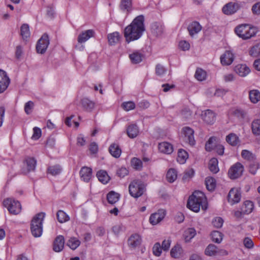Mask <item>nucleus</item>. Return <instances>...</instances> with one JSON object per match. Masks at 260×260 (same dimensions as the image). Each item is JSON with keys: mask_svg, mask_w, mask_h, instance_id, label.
<instances>
[{"mask_svg": "<svg viewBox=\"0 0 260 260\" xmlns=\"http://www.w3.org/2000/svg\"><path fill=\"white\" fill-rule=\"evenodd\" d=\"M144 17L141 15L136 17L132 22L127 26L124 31V36L127 43L139 39L145 30Z\"/></svg>", "mask_w": 260, "mask_h": 260, "instance_id": "f257e3e1", "label": "nucleus"}, {"mask_svg": "<svg viewBox=\"0 0 260 260\" xmlns=\"http://www.w3.org/2000/svg\"><path fill=\"white\" fill-rule=\"evenodd\" d=\"M206 203V198L204 193L200 191H195L188 200L187 207L191 210L198 212L200 211L202 206L204 208L203 204Z\"/></svg>", "mask_w": 260, "mask_h": 260, "instance_id": "f03ea898", "label": "nucleus"}, {"mask_svg": "<svg viewBox=\"0 0 260 260\" xmlns=\"http://www.w3.org/2000/svg\"><path fill=\"white\" fill-rule=\"evenodd\" d=\"M146 191V185L140 179L131 181L128 186L129 194L135 199H138L143 195Z\"/></svg>", "mask_w": 260, "mask_h": 260, "instance_id": "7ed1b4c3", "label": "nucleus"}, {"mask_svg": "<svg viewBox=\"0 0 260 260\" xmlns=\"http://www.w3.org/2000/svg\"><path fill=\"white\" fill-rule=\"evenodd\" d=\"M235 31L240 38L243 40H247L255 36L257 30L249 24H242L236 27Z\"/></svg>", "mask_w": 260, "mask_h": 260, "instance_id": "20e7f679", "label": "nucleus"}, {"mask_svg": "<svg viewBox=\"0 0 260 260\" xmlns=\"http://www.w3.org/2000/svg\"><path fill=\"white\" fill-rule=\"evenodd\" d=\"M3 204L12 214L16 215L21 212V205L18 201L12 198H8L4 201Z\"/></svg>", "mask_w": 260, "mask_h": 260, "instance_id": "39448f33", "label": "nucleus"}, {"mask_svg": "<svg viewBox=\"0 0 260 260\" xmlns=\"http://www.w3.org/2000/svg\"><path fill=\"white\" fill-rule=\"evenodd\" d=\"M243 171V166L240 162H237L230 168L228 174L231 179H234L240 177Z\"/></svg>", "mask_w": 260, "mask_h": 260, "instance_id": "423d86ee", "label": "nucleus"}, {"mask_svg": "<svg viewBox=\"0 0 260 260\" xmlns=\"http://www.w3.org/2000/svg\"><path fill=\"white\" fill-rule=\"evenodd\" d=\"M37 161L34 157H26L23 161V167L22 169V173L27 174L35 170Z\"/></svg>", "mask_w": 260, "mask_h": 260, "instance_id": "0eeeda50", "label": "nucleus"}, {"mask_svg": "<svg viewBox=\"0 0 260 260\" xmlns=\"http://www.w3.org/2000/svg\"><path fill=\"white\" fill-rule=\"evenodd\" d=\"M49 44L48 36L47 34H44L42 37L39 40L37 46L36 50L38 53L43 54Z\"/></svg>", "mask_w": 260, "mask_h": 260, "instance_id": "6e6552de", "label": "nucleus"}, {"mask_svg": "<svg viewBox=\"0 0 260 260\" xmlns=\"http://www.w3.org/2000/svg\"><path fill=\"white\" fill-rule=\"evenodd\" d=\"M241 198V194L238 188H232L228 195V201L232 205L238 203Z\"/></svg>", "mask_w": 260, "mask_h": 260, "instance_id": "1a4fd4ad", "label": "nucleus"}, {"mask_svg": "<svg viewBox=\"0 0 260 260\" xmlns=\"http://www.w3.org/2000/svg\"><path fill=\"white\" fill-rule=\"evenodd\" d=\"M201 116L203 121L208 124H212L216 120L215 114L209 109L202 111Z\"/></svg>", "mask_w": 260, "mask_h": 260, "instance_id": "9d476101", "label": "nucleus"}, {"mask_svg": "<svg viewBox=\"0 0 260 260\" xmlns=\"http://www.w3.org/2000/svg\"><path fill=\"white\" fill-rule=\"evenodd\" d=\"M182 131L184 135L185 141L190 145H193L195 144L193 130L189 127L186 126L183 128Z\"/></svg>", "mask_w": 260, "mask_h": 260, "instance_id": "9b49d317", "label": "nucleus"}, {"mask_svg": "<svg viewBox=\"0 0 260 260\" xmlns=\"http://www.w3.org/2000/svg\"><path fill=\"white\" fill-rule=\"evenodd\" d=\"M10 82L6 73L0 70V93L3 92L8 87Z\"/></svg>", "mask_w": 260, "mask_h": 260, "instance_id": "f8f14e48", "label": "nucleus"}, {"mask_svg": "<svg viewBox=\"0 0 260 260\" xmlns=\"http://www.w3.org/2000/svg\"><path fill=\"white\" fill-rule=\"evenodd\" d=\"M165 215L166 213L164 210H158L157 212L151 215L149 218L150 222L152 225H155L162 220Z\"/></svg>", "mask_w": 260, "mask_h": 260, "instance_id": "ddd939ff", "label": "nucleus"}, {"mask_svg": "<svg viewBox=\"0 0 260 260\" xmlns=\"http://www.w3.org/2000/svg\"><path fill=\"white\" fill-rule=\"evenodd\" d=\"M95 32L93 29H88L80 33L77 38L78 42L80 44L85 43L90 38L93 37Z\"/></svg>", "mask_w": 260, "mask_h": 260, "instance_id": "4468645a", "label": "nucleus"}, {"mask_svg": "<svg viewBox=\"0 0 260 260\" xmlns=\"http://www.w3.org/2000/svg\"><path fill=\"white\" fill-rule=\"evenodd\" d=\"M64 238L63 236H57L53 242V249L54 251L59 252L62 251L64 248Z\"/></svg>", "mask_w": 260, "mask_h": 260, "instance_id": "2eb2a0df", "label": "nucleus"}, {"mask_svg": "<svg viewBox=\"0 0 260 260\" xmlns=\"http://www.w3.org/2000/svg\"><path fill=\"white\" fill-rule=\"evenodd\" d=\"M238 9L239 6L238 4L230 2L223 7L222 10L225 15H232L235 13Z\"/></svg>", "mask_w": 260, "mask_h": 260, "instance_id": "dca6fc26", "label": "nucleus"}, {"mask_svg": "<svg viewBox=\"0 0 260 260\" xmlns=\"http://www.w3.org/2000/svg\"><path fill=\"white\" fill-rule=\"evenodd\" d=\"M80 104L83 110L88 112L92 111L95 107V103L87 98L82 99Z\"/></svg>", "mask_w": 260, "mask_h": 260, "instance_id": "f3484780", "label": "nucleus"}, {"mask_svg": "<svg viewBox=\"0 0 260 260\" xmlns=\"http://www.w3.org/2000/svg\"><path fill=\"white\" fill-rule=\"evenodd\" d=\"M150 31L152 35L156 37H158L162 35L164 27L158 22H154L150 26Z\"/></svg>", "mask_w": 260, "mask_h": 260, "instance_id": "a211bd4d", "label": "nucleus"}, {"mask_svg": "<svg viewBox=\"0 0 260 260\" xmlns=\"http://www.w3.org/2000/svg\"><path fill=\"white\" fill-rule=\"evenodd\" d=\"M234 58V54L230 51H226L220 56V62L223 66H229L233 62Z\"/></svg>", "mask_w": 260, "mask_h": 260, "instance_id": "6ab92c4d", "label": "nucleus"}, {"mask_svg": "<svg viewBox=\"0 0 260 260\" xmlns=\"http://www.w3.org/2000/svg\"><path fill=\"white\" fill-rule=\"evenodd\" d=\"M141 243L142 238L141 236L137 234L132 235L128 239V244L129 246L133 248L140 246Z\"/></svg>", "mask_w": 260, "mask_h": 260, "instance_id": "aec40b11", "label": "nucleus"}, {"mask_svg": "<svg viewBox=\"0 0 260 260\" xmlns=\"http://www.w3.org/2000/svg\"><path fill=\"white\" fill-rule=\"evenodd\" d=\"M202 28V26L197 21H193L189 24L187 27L189 35L193 37V36L199 32Z\"/></svg>", "mask_w": 260, "mask_h": 260, "instance_id": "412c9836", "label": "nucleus"}, {"mask_svg": "<svg viewBox=\"0 0 260 260\" xmlns=\"http://www.w3.org/2000/svg\"><path fill=\"white\" fill-rule=\"evenodd\" d=\"M158 149L160 152L165 154H171L173 151L172 145L167 142L159 143Z\"/></svg>", "mask_w": 260, "mask_h": 260, "instance_id": "4be33fe9", "label": "nucleus"}, {"mask_svg": "<svg viewBox=\"0 0 260 260\" xmlns=\"http://www.w3.org/2000/svg\"><path fill=\"white\" fill-rule=\"evenodd\" d=\"M235 71L241 77L246 76L250 72L249 68L245 64H238L235 67Z\"/></svg>", "mask_w": 260, "mask_h": 260, "instance_id": "5701e85b", "label": "nucleus"}, {"mask_svg": "<svg viewBox=\"0 0 260 260\" xmlns=\"http://www.w3.org/2000/svg\"><path fill=\"white\" fill-rule=\"evenodd\" d=\"M81 178L85 182L89 181L92 175V169L90 168L83 167L80 171Z\"/></svg>", "mask_w": 260, "mask_h": 260, "instance_id": "b1692460", "label": "nucleus"}, {"mask_svg": "<svg viewBox=\"0 0 260 260\" xmlns=\"http://www.w3.org/2000/svg\"><path fill=\"white\" fill-rule=\"evenodd\" d=\"M109 151L115 158L119 157L121 154V150L119 145L116 143H113L109 146Z\"/></svg>", "mask_w": 260, "mask_h": 260, "instance_id": "393cba45", "label": "nucleus"}, {"mask_svg": "<svg viewBox=\"0 0 260 260\" xmlns=\"http://www.w3.org/2000/svg\"><path fill=\"white\" fill-rule=\"evenodd\" d=\"M126 132L130 138H134L138 135L139 131L138 126L133 124L127 127Z\"/></svg>", "mask_w": 260, "mask_h": 260, "instance_id": "a878e982", "label": "nucleus"}, {"mask_svg": "<svg viewBox=\"0 0 260 260\" xmlns=\"http://www.w3.org/2000/svg\"><path fill=\"white\" fill-rule=\"evenodd\" d=\"M183 251L181 246L179 244H176L172 248L170 254L172 257L178 258L182 256Z\"/></svg>", "mask_w": 260, "mask_h": 260, "instance_id": "bb28decb", "label": "nucleus"}, {"mask_svg": "<svg viewBox=\"0 0 260 260\" xmlns=\"http://www.w3.org/2000/svg\"><path fill=\"white\" fill-rule=\"evenodd\" d=\"M96 176L99 180L103 184L107 183L110 180V177L106 171L100 170L96 173Z\"/></svg>", "mask_w": 260, "mask_h": 260, "instance_id": "cd10ccee", "label": "nucleus"}, {"mask_svg": "<svg viewBox=\"0 0 260 260\" xmlns=\"http://www.w3.org/2000/svg\"><path fill=\"white\" fill-rule=\"evenodd\" d=\"M196 235V231L194 228H188L183 234V237L186 242H189Z\"/></svg>", "mask_w": 260, "mask_h": 260, "instance_id": "c85d7f7f", "label": "nucleus"}, {"mask_svg": "<svg viewBox=\"0 0 260 260\" xmlns=\"http://www.w3.org/2000/svg\"><path fill=\"white\" fill-rule=\"evenodd\" d=\"M45 216V213L40 212L37 214L32 219L31 223L37 224V225H43V222Z\"/></svg>", "mask_w": 260, "mask_h": 260, "instance_id": "c756f323", "label": "nucleus"}, {"mask_svg": "<svg viewBox=\"0 0 260 260\" xmlns=\"http://www.w3.org/2000/svg\"><path fill=\"white\" fill-rule=\"evenodd\" d=\"M30 230L32 235L35 237H39L42 234L43 225H37V224L31 223Z\"/></svg>", "mask_w": 260, "mask_h": 260, "instance_id": "7c9ffc66", "label": "nucleus"}, {"mask_svg": "<svg viewBox=\"0 0 260 260\" xmlns=\"http://www.w3.org/2000/svg\"><path fill=\"white\" fill-rule=\"evenodd\" d=\"M249 97L252 103L256 104L260 101V92L256 89L251 90L249 92Z\"/></svg>", "mask_w": 260, "mask_h": 260, "instance_id": "2f4dec72", "label": "nucleus"}, {"mask_svg": "<svg viewBox=\"0 0 260 260\" xmlns=\"http://www.w3.org/2000/svg\"><path fill=\"white\" fill-rule=\"evenodd\" d=\"M226 142L232 146H236L239 143L238 137L234 133H231L226 137Z\"/></svg>", "mask_w": 260, "mask_h": 260, "instance_id": "473e14b6", "label": "nucleus"}, {"mask_svg": "<svg viewBox=\"0 0 260 260\" xmlns=\"http://www.w3.org/2000/svg\"><path fill=\"white\" fill-rule=\"evenodd\" d=\"M209 169L213 173L216 174L219 171L218 160L216 158H211L209 162Z\"/></svg>", "mask_w": 260, "mask_h": 260, "instance_id": "72a5a7b5", "label": "nucleus"}, {"mask_svg": "<svg viewBox=\"0 0 260 260\" xmlns=\"http://www.w3.org/2000/svg\"><path fill=\"white\" fill-rule=\"evenodd\" d=\"M119 198V194L113 191L109 192L107 196L108 202L111 204H115L118 201Z\"/></svg>", "mask_w": 260, "mask_h": 260, "instance_id": "f704fd0d", "label": "nucleus"}, {"mask_svg": "<svg viewBox=\"0 0 260 260\" xmlns=\"http://www.w3.org/2000/svg\"><path fill=\"white\" fill-rule=\"evenodd\" d=\"M177 178V172L174 169H170L167 172L166 178L168 182H173Z\"/></svg>", "mask_w": 260, "mask_h": 260, "instance_id": "c9c22d12", "label": "nucleus"}, {"mask_svg": "<svg viewBox=\"0 0 260 260\" xmlns=\"http://www.w3.org/2000/svg\"><path fill=\"white\" fill-rule=\"evenodd\" d=\"M62 171V168L59 165L50 166L47 169V173L52 176H56L59 174Z\"/></svg>", "mask_w": 260, "mask_h": 260, "instance_id": "e433bc0d", "label": "nucleus"}, {"mask_svg": "<svg viewBox=\"0 0 260 260\" xmlns=\"http://www.w3.org/2000/svg\"><path fill=\"white\" fill-rule=\"evenodd\" d=\"M252 133L255 136L260 135V119H256L251 123Z\"/></svg>", "mask_w": 260, "mask_h": 260, "instance_id": "4c0bfd02", "label": "nucleus"}, {"mask_svg": "<svg viewBox=\"0 0 260 260\" xmlns=\"http://www.w3.org/2000/svg\"><path fill=\"white\" fill-rule=\"evenodd\" d=\"M206 188L209 191H213L216 187V181L212 177H207L205 180Z\"/></svg>", "mask_w": 260, "mask_h": 260, "instance_id": "58836bf2", "label": "nucleus"}, {"mask_svg": "<svg viewBox=\"0 0 260 260\" xmlns=\"http://www.w3.org/2000/svg\"><path fill=\"white\" fill-rule=\"evenodd\" d=\"M129 57L133 63L137 64L142 61L143 55L138 52H135L129 54Z\"/></svg>", "mask_w": 260, "mask_h": 260, "instance_id": "ea45409f", "label": "nucleus"}, {"mask_svg": "<svg viewBox=\"0 0 260 260\" xmlns=\"http://www.w3.org/2000/svg\"><path fill=\"white\" fill-rule=\"evenodd\" d=\"M253 208V205L251 201H245L242 206L241 210L244 214H248L252 212Z\"/></svg>", "mask_w": 260, "mask_h": 260, "instance_id": "a19ab883", "label": "nucleus"}, {"mask_svg": "<svg viewBox=\"0 0 260 260\" xmlns=\"http://www.w3.org/2000/svg\"><path fill=\"white\" fill-rule=\"evenodd\" d=\"M242 157L248 161H252L256 159L255 155L251 151L247 150H243L241 152Z\"/></svg>", "mask_w": 260, "mask_h": 260, "instance_id": "79ce46f5", "label": "nucleus"}, {"mask_svg": "<svg viewBox=\"0 0 260 260\" xmlns=\"http://www.w3.org/2000/svg\"><path fill=\"white\" fill-rule=\"evenodd\" d=\"M249 54L254 57L260 56V43H257L250 49Z\"/></svg>", "mask_w": 260, "mask_h": 260, "instance_id": "37998d69", "label": "nucleus"}, {"mask_svg": "<svg viewBox=\"0 0 260 260\" xmlns=\"http://www.w3.org/2000/svg\"><path fill=\"white\" fill-rule=\"evenodd\" d=\"M217 252V247L214 244H209L205 250V253L208 256L215 255Z\"/></svg>", "mask_w": 260, "mask_h": 260, "instance_id": "c03bdc74", "label": "nucleus"}, {"mask_svg": "<svg viewBox=\"0 0 260 260\" xmlns=\"http://www.w3.org/2000/svg\"><path fill=\"white\" fill-rule=\"evenodd\" d=\"M187 158L188 153L186 151L183 149H179L178 150L177 161L180 164H184Z\"/></svg>", "mask_w": 260, "mask_h": 260, "instance_id": "a18cd8bd", "label": "nucleus"}, {"mask_svg": "<svg viewBox=\"0 0 260 260\" xmlns=\"http://www.w3.org/2000/svg\"><path fill=\"white\" fill-rule=\"evenodd\" d=\"M21 35L24 40L30 36V31L29 26L27 24H23L21 26L20 28Z\"/></svg>", "mask_w": 260, "mask_h": 260, "instance_id": "49530a36", "label": "nucleus"}, {"mask_svg": "<svg viewBox=\"0 0 260 260\" xmlns=\"http://www.w3.org/2000/svg\"><path fill=\"white\" fill-rule=\"evenodd\" d=\"M211 237L213 242L220 243L223 238V234L219 231H215L211 233Z\"/></svg>", "mask_w": 260, "mask_h": 260, "instance_id": "de8ad7c7", "label": "nucleus"}, {"mask_svg": "<svg viewBox=\"0 0 260 260\" xmlns=\"http://www.w3.org/2000/svg\"><path fill=\"white\" fill-rule=\"evenodd\" d=\"M108 39L109 44L113 45L119 42L120 36L118 32H114L109 34L108 36Z\"/></svg>", "mask_w": 260, "mask_h": 260, "instance_id": "09e8293b", "label": "nucleus"}, {"mask_svg": "<svg viewBox=\"0 0 260 260\" xmlns=\"http://www.w3.org/2000/svg\"><path fill=\"white\" fill-rule=\"evenodd\" d=\"M80 241L76 238H71L67 242V245L69 246L72 249H76L80 244Z\"/></svg>", "mask_w": 260, "mask_h": 260, "instance_id": "8fccbe9b", "label": "nucleus"}, {"mask_svg": "<svg viewBox=\"0 0 260 260\" xmlns=\"http://www.w3.org/2000/svg\"><path fill=\"white\" fill-rule=\"evenodd\" d=\"M58 221L60 223H63L70 219L69 216L62 210H59L56 214Z\"/></svg>", "mask_w": 260, "mask_h": 260, "instance_id": "3c124183", "label": "nucleus"}, {"mask_svg": "<svg viewBox=\"0 0 260 260\" xmlns=\"http://www.w3.org/2000/svg\"><path fill=\"white\" fill-rule=\"evenodd\" d=\"M132 5V0H121L120 7L123 11L126 10L129 12L131 10Z\"/></svg>", "mask_w": 260, "mask_h": 260, "instance_id": "603ef678", "label": "nucleus"}, {"mask_svg": "<svg viewBox=\"0 0 260 260\" xmlns=\"http://www.w3.org/2000/svg\"><path fill=\"white\" fill-rule=\"evenodd\" d=\"M194 76L198 80L203 81L206 78V72L202 69H198L196 70Z\"/></svg>", "mask_w": 260, "mask_h": 260, "instance_id": "864d4df0", "label": "nucleus"}, {"mask_svg": "<svg viewBox=\"0 0 260 260\" xmlns=\"http://www.w3.org/2000/svg\"><path fill=\"white\" fill-rule=\"evenodd\" d=\"M259 168V164L255 160L251 161L249 166V171L252 174H255Z\"/></svg>", "mask_w": 260, "mask_h": 260, "instance_id": "5fc2aeb1", "label": "nucleus"}, {"mask_svg": "<svg viewBox=\"0 0 260 260\" xmlns=\"http://www.w3.org/2000/svg\"><path fill=\"white\" fill-rule=\"evenodd\" d=\"M132 166L136 170H139L142 167V162L137 158L134 157L131 160Z\"/></svg>", "mask_w": 260, "mask_h": 260, "instance_id": "6e6d98bb", "label": "nucleus"}, {"mask_svg": "<svg viewBox=\"0 0 260 260\" xmlns=\"http://www.w3.org/2000/svg\"><path fill=\"white\" fill-rule=\"evenodd\" d=\"M232 114L238 118L243 119L246 115V112L242 109H235L232 110Z\"/></svg>", "mask_w": 260, "mask_h": 260, "instance_id": "4d7b16f0", "label": "nucleus"}, {"mask_svg": "<svg viewBox=\"0 0 260 260\" xmlns=\"http://www.w3.org/2000/svg\"><path fill=\"white\" fill-rule=\"evenodd\" d=\"M34 107V103L32 101H28L25 104L24 111L26 114H30Z\"/></svg>", "mask_w": 260, "mask_h": 260, "instance_id": "13d9d810", "label": "nucleus"}, {"mask_svg": "<svg viewBox=\"0 0 260 260\" xmlns=\"http://www.w3.org/2000/svg\"><path fill=\"white\" fill-rule=\"evenodd\" d=\"M123 108L126 111L133 110L135 108V104L133 102L129 101L122 104Z\"/></svg>", "mask_w": 260, "mask_h": 260, "instance_id": "bf43d9fd", "label": "nucleus"}, {"mask_svg": "<svg viewBox=\"0 0 260 260\" xmlns=\"http://www.w3.org/2000/svg\"><path fill=\"white\" fill-rule=\"evenodd\" d=\"M162 249L160 244L159 243H156L153 247V254L157 256H159L161 253Z\"/></svg>", "mask_w": 260, "mask_h": 260, "instance_id": "052dcab7", "label": "nucleus"}, {"mask_svg": "<svg viewBox=\"0 0 260 260\" xmlns=\"http://www.w3.org/2000/svg\"><path fill=\"white\" fill-rule=\"evenodd\" d=\"M223 220L219 217L215 218L212 221L213 225L216 228H220L223 224Z\"/></svg>", "mask_w": 260, "mask_h": 260, "instance_id": "680f3d73", "label": "nucleus"}, {"mask_svg": "<svg viewBox=\"0 0 260 260\" xmlns=\"http://www.w3.org/2000/svg\"><path fill=\"white\" fill-rule=\"evenodd\" d=\"M34 134L31 137V138L34 140H38L41 136V130L40 128L38 127H35L33 128Z\"/></svg>", "mask_w": 260, "mask_h": 260, "instance_id": "e2e57ef3", "label": "nucleus"}, {"mask_svg": "<svg viewBox=\"0 0 260 260\" xmlns=\"http://www.w3.org/2000/svg\"><path fill=\"white\" fill-rule=\"evenodd\" d=\"M181 114L184 118L188 119L191 117L192 112L189 109L186 108L182 110Z\"/></svg>", "mask_w": 260, "mask_h": 260, "instance_id": "0e129e2a", "label": "nucleus"}, {"mask_svg": "<svg viewBox=\"0 0 260 260\" xmlns=\"http://www.w3.org/2000/svg\"><path fill=\"white\" fill-rule=\"evenodd\" d=\"M243 243L245 247L249 249L253 248L254 246L253 241L248 237H246L244 239Z\"/></svg>", "mask_w": 260, "mask_h": 260, "instance_id": "69168bd1", "label": "nucleus"}, {"mask_svg": "<svg viewBox=\"0 0 260 260\" xmlns=\"http://www.w3.org/2000/svg\"><path fill=\"white\" fill-rule=\"evenodd\" d=\"M128 174V171L125 168L122 167L118 169L117 171V175L121 178L125 177Z\"/></svg>", "mask_w": 260, "mask_h": 260, "instance_id": "338daca9", "label": "nucleus"}, {"mask_svg": "<svg viewBox=\"0 0 260 260\" xmlns=\"http://www.w3.org/2000/svg\"><path fill=\"white\" fill-rule=\"evenodd\" d=\"M166 72V70L163 66L158 64L156 66L155 68V73L158 76H161L163 75Z\"/></svg>", "mask_w": 260, "mask_h": 260, "instance_id": "774afa93", "label": "nucleus"}]
</instances>
